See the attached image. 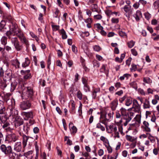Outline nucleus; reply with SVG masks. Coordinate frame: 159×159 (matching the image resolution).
Wrapping results in <instances>:
<instances>
[{"label": "nucleus", "instance_id": "nucleus-1", "mask_svg": "<svg viewBox=\"0 0 159 159\" xmlns=\"http://www.w3.org/2000/svg\"><path fill=\"white\" fill-rule=\"evenodd\" d=\"M114 112L113 111H108L107 109L106 110V113L102 112L100 116V121L103 123H105L106 121L109 120L113 116Z\"/></svg>", "mask_w": 159, "mask_h": 159}, {"label": "nucleus", "instance_id": "nucleus-2", "mask_svg": "<svg viewBox=\"0 0 159 159\" xmlns=\"http://www.w3.org/2000/svg\"><path fill=\"white\" fill-rule=\"evenodd\" d=\"M26 90L25 93H24L23 91V88H22L21 91H23L22 96L24 97L26 99H32L33 98L34 92L33 89L30 87H27L26 88Z\"/></svg>", "mask_w": 159, "mask_h": 159}, {"label": "nucleus", "instance_id": "nucleus-3", "mask_svg": "<svg viewBox=\"0 0 159 159\" xmlns=\"http://www.w3.org/2000/svg\"><path fill=\"white\" fill-rule=\"evenodd\" d=\"M10 39L11 40V43L13 45L17 51H19L22 49L23 46L20 44V42L17 37H13Z\"/></svg>", "mask_w": 159, "mask_h": 159}, {"label": "nucleus", "instance_id": "nucleus-4", "mask_svg": "<svg viewBox=\"0 0 159 159\" xmlns=\"http://www.w3.org/2000/svg\"><path fill=\"white\" fill-rule=\"evenodd\" d=\"M0 149L3 153L7 156L10 152L11 151L12 148L11 146H7L5 144H2L0 146Z\"/></svg>", "mask_w": 159, "mask_h": 159}, {"label": "nucleus", "instance_id": "nucleus-5", "mask_svg": "<svg viewBox=\"0 0 159 159\" xmlns=\"http://www.w3.org/2000/svg\"><path fill=\"white\" fill-rule=\"evenodd\" d=\"M131 7V6H125L122 8L124 11L125 12V15L129 20L130 16L132 14L133 12V9Z\"/></svg>", "mask_w": 159, "mask_h": 159}, {"label": "nucleus", "instance_id": "nucleus-6", "mask_svg": "<svg viewBox=\"0 0 159 159\" xmlns=\"http://www.w3.org/2000/svg\"><path fill=\"white\" fill-rule=\"evenodd\" d=\"M31 105V103L29 101H23L20 103V107L22 110H24L30 108Z\"/></svg>", "mask_w": 159, "mask_h": 159}, {"label": "nucleus", "instance_id": "nucleus-7", "mask_svg": "<svg viewBox=\"0 0 159 159\" xmlns=\"http://www.w3.org/2000/svg\"><path fill=\"white\" fill-rule=\"evenodd\" d=\"M13 25V27L12 29V31L15 34L19 37L23 34V32L19 28H18V26L15 23H14Z\"/></svg>", "mask_w": 159, "mask_h": 159}, {"label": "nucleus", "instance_id": "nucleus-8", "mask_svg": "<svg viewBox=\"0 0 159 159\" xmlns=\"http://www.w3.org/2000/svg\"><path fill=\"white\" fill-rule=\"evenodd\" d=\"M34 123L33 120H30L26 122L23 126V130L25 133L27 134L30 129V127Z\"/></svg>", "mask_w": 159, "mask_h": 159}, {"label": "nucleus", "instance_id": "nucleus-9", "mask_svg": "<svg viewBox=\"0 0 159 159\" xmlns=\"http://www.w3.org/2000/svg\"><path fill=\"white\" fill-rule=\"evenodd\" d=\"M7 156L9 157V159H18L19 158L22 156L20 153L19 154L13 152L12 150L11 152H10Z\"/></svg>", "mask_w": 159, "mask_h": 159}, {"label": "nucleus", "instance_id": "nucleus-10", "mask_svg": "<svg viewBox=\"0 0 159 159\" xmlns=\"http://www.w3.org/2000/svg\"><path fill=\"white\" fill-rule=\"evenodd\" d=\"M133 117V113L130 112L127 113L123 118L125 120V122L124 123L125 126H126L128 123L132 119Z\"/></svg>", "mask_w": 159, "mask_h": 159}, {"label": "nucleus", "instance_id": "nucleus-11", "mask_svg": "<svg viewBox=\"0 0 159 159\" xmlns=\"http://www.w3.org/2000/svg\"><path fill=\"white\" fill-rule=\"evenodd\" d=\"M106 128L107 131L109 133H111L117 130L116 125L114 124L106 126Z\"/></svg>", "mask_w": 159, "mask_h": 159}, {"label": "nucleus", "instance_id": "nucleus-12", "mask_svg": "<svg viewBox=\"0 0 159 159\" xmlns=\"http://www.w3.org/2000/svg\"><path fill=\"white\" fill-rule=\"evenodd\" d=\"M21 115L25 120H28L29 118L32 119L33 117V112L32 111L28 112H23L21 113Z\"/></svg>", "mask_w": 159, "mask_h": 159}, {"label": "nucleus", "instance_id": "nucleus-13", "mask_svg": "<svg viewBox=\"0 0 159 159\" xmlns=\"http://www.w3.org/2000/svg\"><path fill=\"white\" fill-rule=\"evenodd\" d=\"M23 121L22 119L18 116H16V117L14 125L16 128H17L23 125Z\"/></svg>", "mask_w": 159, "mask_h": 159}, {"label": "nucleus", "instance_id": "nucleus-14", "mask_svg": "<svg viewBox=\"0 0 159 159\" xmlns=\"http://www.w3.org/2000/svg\"><path fill=\"white\" fill-rule=\"evenodd\" d=\"M20 41L24 44H25L27 47L29 45V41L26 37L25 36L24 34L18 37Z\"/></svg>", "mask_w": 159, "mask_h": 159}, {"label": "nucleus", "instance_id": "nucleus-15", "mask_svg": "<svg viewBox=\"0 0 159 159\" xmlns=\"http://www.w3.org/2000/svg\"><path fill=\"white\" fill-rule=\"evenodd\" d=\"M7 29L6 22L5 20H2L0 22V32H5Z\"/></svg>", "mask_w": 159, "mask_h": 159}, {"label": "nucleus", "instance_id": "nucleus-16", "mask_svg": "<svg viewBox=\"0 0 159 159\" xmlns=\"http://www.w3.org/2000/svg\"><path fill=\"white\" fill-rule=\"evenodd\" d=\"M22 149V145L20 142H17L15 143L14 150L18 152H20Z\"/></svg>", "mask_w": 159, "mask_h": 159}, {"label": "nucleus", "instance_id": "nucleus-17", "mask_svg": "<svg viewBox=\"0 0 159 159\" xmlns=\"http://www.w3.org/2000/svg\"><path fill=\"white\" fill-rule=\"evenodd\" d=\"M142 127L144 131L147 132H150L151 131V129L149 127V124L146 121H144L143 122Z\"/></svg>", "mask_w": 159, "mask_h": 159}, {"label": "nucleus", "instance_id": "nucleus-18", "mask_svg": "<svg viewBox=\"0 0 159 159\" xmlns=\"http://www.w3.org/2000/svg\"><path fill=\"white\" fill-rule=\"evenodd\" d=\"M118 105V101L117 99H115L113 100L112 102L110 103V107L111 109V111H115Z\"/></svg>", "mask_w": 159, "mask_h": 159}, {"label": "nucleus", "instance_id": "nucleus-19", "mask_svg": "<svg viewBox=\"0 0 159 159\" xmlns=\"http://www.w3.org/2000/svg\"><path fill=\"white\" fill-rule=\"evenodd\" d=\"M100 92V89L99 88H94L93 89L92 96L93 98L95 99L97 97V94Z\"/></svg>", "mask_w": 159, "mask_h": 159}, {"label": "nucleus", "instance_id": "nucleus-20", "mask_svg": "<svg viewBox=\"0 0 159 159\" xmlns=\"http://www.w3.org/2000/svg\"><path fill=\"white\" fill-rule=\"evenodd\" d=\"M7 138L8 139V141L11 142H15L17 139V138L16 135L14 133L8 134L7 136Z\"/></svg>", "mask_w": 159, "mask_h": 159}, {"label": "nucleus", "instance_id": "nucleus-21", "mask_svg": "<svg viewBox=\"0 0 159 159\" xmlns=\"http://www.w3.org/2000/svg\"><path fill=\"white\" fill-rule=\"evenodd\" d=\"M133 16L137 21H139L140 18H141L142 16L141 11L139 10L137 11L136 13L134 14Z\"/></svg>", "mask_w": 159, "mask_h": 159}, {"label": "nucleus", "instance_id": "nucleus-22", "mask_svg": "<svg viewBox=\"0 0 159 159\" xmlns=\"http://www.w3.org/2000/svg\"><path fill=\"white\" fill-rule=\"evenodd\" d=\"M9 109L10 111L11 114L13 116H16L18 115V111L13 106H10Z\"/></svg>", "mask_w": 159, "mask_h": 159}, {"label": "nucleus", "instance_id": "nucleus-23", "mask_svg": "<svg viewBox=\"0 0 159 159\" xmlns=\"http://www.w3.org/2000/svg\"><path fill=\"white\" fill-rule=\"evenodd\" d=\"M22 137V144L24 148L27 145V142L29 138H32V137L27 136L25 134H23Z\"/></svg>", "mask_w": 159, "mask_h": 159}, {"label": "nucleus", "instance_id": "nucleus-24", "mask_svg": "<svg viewBox=\"0 0 159 159\" xmlns=\"http://www.w3.org/2000/svg\"><path fill=\"white\" fill-rule=\"evenodd\" d=\"M69 126L71 133L73 134H75L76 133L77 129L75 126H73V124L72 122H70Z\"/></svg>", "mask_w": 159, "mask_h": 159}, {"label": "nucleus", "instance_id": "nucleus-25", "mask_svg": "<svg viewBox=\"0 0 159 159\" xmlns=\"http://www.w3.org/2000/svg\"><path fill=\"white\" fill-rule=\"evenodd\" d=\"M21 72H23L25 73V75L23 77L24 79L25 80H27L30 78L31 77V74L30 72V70H21Z\"/></svg>", "mask_w": 159, "mask_h": 159}, {"label": "nucleus", "instance_id": "nucleus-26", "mask_svg": "<svg viewBox=\"0 0 159 159\" xmlns=\"http://www.w3.org/2000/svg\"><path fill=\"white\" fill-rule=\"evenodd\" d=\"M2 17L4 19H6L10 21L11 24L13 25L14 23L12 21V18L11 15H7V14L3 12L2 14Z\"/></svg>", "mask_w": 159, "mask_h": 159}, {"label": "nucleus", "instance_id": "nucleus-27", "mask_svg": "<svg viewBox=\"0 0 159 159\" xmlns=\"http://www.w3.org/2000/svg\"><path fill=\"white\" fill-rule=\"evenodd\" d=\"M106 122L105 123H103L100 121V118L99 122L96 125L97 128L100 129L102 131H104L105 130V127L103 125H106Z\"/></svg>", "mask_w": 159, "mask_h": 159}, {"label": "nucleus", "instance_id": "nucleus-28", "mask_svg": "<svg viewBox=\"0 0 159 159\" xmlns=\"http://www.w3.org/2000/svg\"><path fill=\"white\" fill-rule=\"evenodd\" d=\"M143 103V108L144 109H147L150 108L151 106L150 102L148 99H145Z\"/></svg>", "mask_w": 159, "mask_h": 159}, {"label": "nucleus", "instance_id": "nucleus-29", "mask_svg": "<svg viewBox=\"0 0 159 159\" xmlns=\"http://www.w3.org/2000/svg\"><path fill=\"white\" fill-rule=\"evenodd\" d=\"M132 98L130 97H127L125 100V105L127 106H129L131 105L132 102Z\"/></svg>", "mask_w": 159, "mask_h": 159}, {"label": "nucleus", "instance_id": "nucleus-30", "mask_svg": "<svg viewBox=\"0 0 159 159\" xmlns=\"http://www.w3.org/2000/svg\"><path fill=\"white\" fill-rule=\"evenodd\" d=\"M59 33L62 35V38L63 39H66L67 37V36L66 34L65 31L63 29H62L59 31Z\"/></svg>", "mask_w": 159, "mask_h": 159}, {"label": "nucleus", "instance_id": "nucleus-31", "mask_svg": "<svg viewBox=\"0 0 159 159\" xmlns=\"http://www.w3.org/2000/svg\"><path fill=\"white\" fill-rule=\"evenodd\" d=\"M126 139L130 142H134L136 141L137 138H135L134 137H132L130 135H128L126 136Z\"/></svg>", "mask_w": 159, "mask_h": 159}, {"label": "nucleus", "instance_id": "nucleus-32", "mask_svg": "<svg viewBox=\"0 0 159 159\" xmlns=\"http://www.w3.org/2000/svg\"><path fill=\"white\" fill-rule=\"evenodd\" d=\"M30 63V61L28 58H25V61L22 64V66L23 67H25L29 66Z\"/></svg>", "mask_w": 159, "mask_h": 159}, {"label": "nucleus", "instance_id": "nucleus-33", "mask_svg": "<svg viewBox=\"0 0 159 159\" xmlns=\"http://www.w3.org/2000/svg\"><path fill=\"white\" fill-rule=\"evenodd\" d=\"M76 95L77 98L79 100H82L83 98V94L81 91L80 90H77Z\"/></svg>", "mask_w": 159, "mask_h": 159}, {"label": "nucleus", "instance_id": "nucleus-34", "mask_svg": "<svg viewBox=\"0 0 159 159\" xmlns=\"http://www.w3.org/2000/svg\"><path fill=\"white\" fill-rule=\"evenodd\" d=\"M100 140L103 142V144L104 145L109 143L108 139L103 136H101L100 138Z\"/></svg>", "mask_w": 159, "mask_h": 159}, {"label": "nucleus", "instance_id": "nucleus-35", "mask_svg": "<svg viewBox=\"0 0 159 159\" xmlns=\"http://www.w3.org/2000/svg\"><path fill=\"white\" fill-rule=\"evenodd\" d=\"M119 131H120L121 133L122 132V131L121 130V128H119L118 131L117 130L115 131V132H114V138H118L119 139L120 138V136L119 135Z\"/></svg>", "mask_w": 159, "mask_h": 159}, {"label": "nucleus", "instance_id": "nucleus-36", "mask_svg": "<svg viewBox=\"0 0 159 159\" xmlns=\"http://www.w3.org/2000/svg\"><path fill=\"white\" fill-rule=\"evenodd\" d=\"M20 64V62L17 59L13 60L12 62V64L16 68L19 67Z\"/></svg>", "mask_w": 159, "mask_h": 159}, {"label": "nucleus", "instance_id": "nucleus-37", "mask_svg": "<svg viewBox=\"0 0 159 159\" xmlns=\"http://www.w3.org/2000/svg\"><path fill=\"white\" fill-rule=\"evenodd\" d=\"M7 86L6 82L5 80H1L0 81V87L2 89L4 90Z\"/></svg>", "mask_w": 159, "mask_h": 159}, {"label": "nucleus", "instance_id": "nucleus-38", "mask_svg": "<svg viewBox=\"0 0 159 159\" xmlns=\"http://www.w3.org/2000/svg\"><path fill=\"white\" fill-rule=\"evenodd\" d=\"M71 113H74L75 112V102L72 100L71 101Z\"/></svg>", "mask_w": 159, "mask_h": 159}, {"label": "nucleus", "instance_id": "nucleus-39", "mask_svg": "<svg viewBox=\"0 0 159 159\" xmlns=\"http://www.w3.org/2000/svg\"><path fill=\"white\" fill-rule=\"evenodd\" d=\"M91 10L93 12L96 11L99 13L98 10V6L96 4H93L91 6Z\"/></svg>", "mask_w": 159, "mask_h": 159}, {"label": "nucleus", "instance_id": "nucleus-40", "mask_svg": "<svg viewBox=\"0 0 159 159\" xmlns=\"http://www.w3.org/2000/svg\"><path fill=\"white\" fill-rule=\"evenodd\" d=\"M120 111L121 114V116L122 117L127 114V110L123 107L121 108L120 109Z\"/></svg>", "mask_w": 159, "mask_h": 159}, {"label": "nucleus", "instance_id": "nucleus-41", "mask_svg": "<svg viewBox=\"0 0 159 159\" xmlns=\"http://www.w3.org/2000/svg\"><path fill=\"white\" fill-rule=\"evenodd\" d=\"M132 108L134 109V110L136 112H137L139 113H140L141 112L140 105L136 106L134 107H132Z\"/></svg>", "mask_w": 159, "mask_h": 159}, {"label": "nucleus", "instance_id": "nucleus-42", "mask_svg": "<svg viewBox=\"0 0 159 159\" xmlns=\"http://www.w3.org/2000/svg\"><path fill=\"white\" fill-rule=\"evenodd\" d=\"M105 146L106 147L108 153H110L112 152V149L109 143L105 145Z\"/></svg>", "mask_w": 159, "mask_h": 159}, {"label": "nucleus", "instance_id": "nucleus-43", "mask_svg": "<svg viewBox=\"0 0 159 159\" xmlns=\"http://www.w3.org/2000/svg\"><path fill=\"white\" fill-rule=\"evenodd\" d=\"M7 38L5 36H3L1 40V43L2 44L5 45L7 43Z\"/></svg>", "mask_w": 159, "mask_h": 159}, {"label": "nucleus", "instance_id": "nucleus-44", "mask_svg": "<svg viewBox=\"0 0 159 159\" xmlns=\"http://www.w3.org/2000/svg\"><path fill=\"white\" fill-rule=\"evenodd\" d=\"M60 101L61 104H64L65 102V97L63 94L61 93L59 96Z\"/></svg>", "mask_w": 159, "mask_h": 159}, {"label": "nucleus", "instance_id": "nucleus-45", "mask_svg": "<svg viewBox=\"0 0 159 159\" xmlns=\"http://www.w3.org/2000/svg\"><path fill=\"white\" fill-rule=\"evenodd\" d=\"M143 81L147 84H150L152 83V80L149 77H144L143 79Z\"/></svg>", "mask_w": 159, "mask_h": 159}, {"label": "nucleus", "instance_id": "nucleus-46", "mask_svg": "<svg viewBox=\"0 0 159 159\" xmlns=\"http://www.w3.org/2000/svg\"><path fill=\"white\" fill-rule=\"evenodd\" d=\"M17 83L16 82H12L11 84V91H13L15 89L17 85Z\"/></svg>", "mask_w": 159, "mask_h": 159}, {"label": "nucleus", "instance_id": "nucleus-47", "mask_svg": "<svg viewBox=\"0 0 159 159\" xmlns=\"http://www.w3.org/2000/svg\"><path fill=\"white\" fill-rule=\"evenodd\" d=\"M11 30H9L7 31L6 33V36L9 39H11L12 38L11 37V36L12 34V32H13L12 30L11 31Z\"/></svg>", "mask_w": 159, "mask_h": 159}, {"label": "nucleus", "instance_id": "nucleus-48", "mask_svg": "<svg viewBox=\"0 0 159 159\" xmlns=\"http://www.w3.org/2000/svg\"><path fill=\"white\" fill-rule=\"evenodd\" d=\"M135 42L133 41V40H131L129 42L127 43L128 46L129 48H132L134 45Z\"/></svg>", "mask_w": 159, "mask_h": 159}, {"label": "nucleus", "instance_id": "nucleus-49", "mask_svg": "<svg viewBox=\"0 0 159 159\" xmlns=\"http://www.w3.org/2000/svg\"><path fill=\"white\" fill-rule=\"evenodd\" d=\"M153 5L155 9H157L159 7V1L157 0L154 2Z\"/></svg>", "mask_w": 159, "mask_h": 159}, {"label": "nucleus", "instance_id": "nucleus-50", "mask_svg": "<svg viewBox=\"0 0 159 159\" xmlns=\"http://www.w3.org/2000/svg\"><path fill=\"white\" fill-rule=\"evenodd\" d=\"M94 26L95 28H97L99 30H101V29H103V27L101 26L99 23H98L94 24Z\"/></svg>", "mask_w": 159, "mask_h": 159}, {"label": "nucleus", "instance_id": "nucleus-51", "mask_svg": "<svg viewBox=\"0 0 159 159\" xmlns=\"http://www.w3.org/2000/svg\"><path fill=\"white\" fill-rule=\"evenodd\" d=\"M93 66L96 68H98L100 66L99 63L96 60H94L93 61Z\"/></svg>", "mask_w": 159, "mask_h": 159}, {"label": "nucleus", "instance_id": "nucleus-52", "mask_svg": "<svg viewBox=\"0 0 159 159\" xmlns=\"http://www.w3.org/2000/svg\"><path fill=\"white\" fill-rule=\"evenodd\" d=\"M84 89L85 92H89L90 91V87L88 84L84 85Z\"/></svg>", "mask_w": 159, "mask_h": 159}, {"label": "nucleus", "instance_id": "nucleus-53", "mask_svg": "<svg viewBox=\"0 0 159 159\" xmlns=\"http://www.w3.org/2000/svg\"><path fill=\"white\" fill-rule=\"evenodd\" d=\"M141 117V116L140 115H137L134 118L135 120L138 123H140Z\"/></svg>", "mask_w": 159, "mask_h": 159}, {"label": "nucleus", "instance_id": "nucleus-54", "mask_svg": "<svg viewBox=\"0 0 159 159\" xmlns=\"http://www.w3.org/2000/svg\"><path fill=\"white\" fill-rule=\"evenodd\" d=\"M52 26L53 30L54 31H56L59 30L60 26L59 25H52Z\"/></svg>", "mask_w": 159, "mask_h": 159}, {"label": "nucleus", "instance_id": "nucleus-55", "mask_svg": "<svg viewBox=\"0 0 159 159\" xmlns=\"http://www.w3.org/2000/svg\"><path fill=\"white\" fill-rule=\"evenodd\" d=\"M93 18L94 19L100 20L102 18V16L101 15L98 14L97 15H94L93 16Z\"/></svg>", "mask_w": 159, "mask_h": 159}, {"label": "nucleus", "instance_id": "nucleus-56", "mask_svg": "<svg viewBox=\"0 0 159 159\" xmlns=\"http://www.w3.org/2000/svg\"><path fill=\"white\" fill-rule=\"evenodd\" d=\"M42 158L43 159H50L49 154H48L47 156L45 152L43 153Z\"/></svg>", "mask_w": 159, "mask_h": 159}, {"label": "nucleus", "instance_id": "nucleus-57", "mask_svg": "<svg viewBox=\"0 0 159 159\" xmlns=\"http://www.w3.org/2000/svg\"><path fill=\"white\" fill-rule=\"evenodd\" d=\"M106 65H103L101 69V71L102 72L107 73L108 72L107 70L106 69Z\"/></svg>", "mask_w": 159, "mask_h": 159}, {"label": "nucleus", "instance_id": "nucleus-58", "mask_svg": "<svg viewBox=\"0 0 159 159\" xmlns=\"http://www.w3.org/2000/svg\"><path fill=\"white\" fill-rule=\"evenodd\" d=\"M71 48L73 52L76 54L77 52V48L74 45H72L71 46Z\"/></svg>", "mask_w": 159, "mask_h": 159}, {"label": "nucleus", "instance_id": "nucleus-59", "mask_svg": "<svg viewBox=\"0 0 159 159\" xmlns=\"http://www.w3.org/2000/svg\"><path fill=\"white\" fill-rule=\"evenodd\" d=\"M132 102L133 107L140 105V104H139L138 101L136 99H134L132 101Z\"/></svg>", "mask_w": 159, "mask_h": 159}, {"label": "nucleus", "instance_id": "nucleus-60", "mask_svg": "<svg viewBox=\"0 0 159 159\" xmlns=\"http://www.w3.org/2000/svg\"><path fill=\"white\" fill-rule=\"evenodd\" d=\"M127 96H124L120 98H119V102L120 103H123V102L126 100Z\"/></svg>", "mask_w": 159, "mask_h": 159}, {"label": "nucleus", "instance_id": "nucleus-61", "mask_svg": "<svg viewBox=\"0 0 159 159\" xmlns=\"http://www.w3.org/2000/svg\"><path fill=\"white\" fill-rule=\"evenodd\" d=\"M93 48L94 50L98 52L100 51L101 49V48L98 45H95L93 47Z\"/></svg>", "mask_w": 159, "mask_h": 159}, {"label": "nucleus", "instance_id": "nucleus-62", "mask_svg": "<svg viewBox=\"0 0 159 159\" xmlns=\"http://www.w3.org/2000/svg\"><path fill=\"white\" fill-rule=\"evenodd\" d=\"M130 85L132 86L133 88H134L135 89H137V86L136 83L135 82H131L130 84Z\"/></svg>", "mask_w": 159, "mask_h": 159}, {"label": "nucleus", "instance_id": "nucleus-63", "mask_svg": "<svg viewBox=\"0 0 159 159\" xmlns=\"http://www.w3.org/2000/svg\"><path fill=\"white\" fill-rule=\"evenodd\" d=\"M111 21L113 23H117L119 21V20L118 18H112L111 19Z\"/></svg>", "mask_w": 159, "mask_h": 159}, {"label": "nucleus", "instance_id": "nucleus-64", "mask_svg": "<svg viewBox=\"0 0 159 159\" xmlns=\"http://www.w3.org/2000/svg\"><path fill=\"white\" fill-rule=\"evenodd\" d=\"M4 50L5 49L7 51L9 52L11 51L12 48L11 47L9 46H6L4 47Z\"/></svg>", "mask_w": 159, "mask_h": 159}]
</instances>
